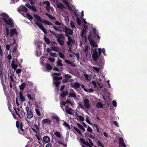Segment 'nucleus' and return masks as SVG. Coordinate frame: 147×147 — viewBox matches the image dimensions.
Returning <instances> with one entry per match:
<instances>
[{
    "label": "nucleus",
    "mask_w": 147,
    "mask_h": 147,
    "mask_svg": "<svg viewBox=\"0 0 147 147\" xmlns=\"http://www.w3.org/2000/svg\"><path fill=\"white\" fill-rule=\"evenodd\" d=\"M17 39V37H16L12 39H11L9 42L11 45L13 46V47H11V48H12V53L13 59H17L18 57L20 55L19 53L17 50L18 46V41Z\"/></svg>",
    "instance_id": "nucleus-1"
},
{
    "label": "nucleus",
    "mask_w": 147,
    "mask_h": 147,
    "mask_svg": "<svg viewBox=\"0 0 147 147\" xmlns=\"http://www.w3.org/2000/svg\"><path fill=\"white\" fill-rule=\"evenodd\" d=\"M0 16L2 17L3 19L6 24L8 25L11 28L14 27L12 20L9 17L7 14L5 13H0Z\"/></svg>",
    "instance_id": "nucleus-2"
},
{
    "label": "nucleus",
    "mask_w": 147,
    "mask_h": 147,
    "mask_svg": "<svg viewBox=\"0 0 147 147\" xmlns=\"http://www.w3.org/2000/svg\"><path fill=\"white\" fill-rule=\"evenodd\" d=\"M49 31L57 38V41L60 45H64L65 37L63 34H57L54 32L53 31H52L50 30H49Z\"/></svg>",
    "instance_id": "nucleus-3"
},
{
    "label": "nucleus",
    "mask_w": 147,
    "mask_h": 147,
    "mask_svg": "<svg viewBox=\"0 0 147 147\" xmlns=\"http://www.w3.org/2000/svg\"><path fill=\"white\" fill-rule=\"evenodd\" d=\"M37 119L36 117H35L34 119L31 122H30L27 118H26V123L28 124L29 125H31L32 126L31 128L32 131L31 132H34L36 134L35 136L37 137V125L36 124Z\"/></svg>",
    "instance_id": "nucleus-4"
},
{
    "label": "nucleus",
    "mask_w": 147,
    "mask_h": 147,
    "mask_svg": "<svg viewBox=\"0 0 147 147\" xmlns=\"http://www.w3.org/2000/svg\"><path fill=\"white\" fill-rule=\"evenodd\" d=\"M27 96L29 99V102H31L33 104L36 106V102L35 95H31L28 94H27Z\"/></svg>",
    "instance_id": "nucleus-5"
},
{
    "label": "nucleus",
    "mask_w": 147,
    "mask_h": 147,
    "mask_svg": "<svg viewBox=\"0 0 147 147\" xmlns=\"http://www.w3.org/2000/svg\"><path fill=\"white\" fill-rule=\"evenodd\" d=\"M16 125L17 128L20 127V129L19 130V133L21 134H25L26 133V131L22 129L23 125L22 123L17 121Z\"/></svg>",
    "instance_id": "nucleus-6"
},
{
    "label": "nucleus",
    "mask_w": 147,
    "mask_h": 147,
    "mask_svg": "<svg viewBox=\"0 0 147 147\" xmlns=\"http://www.w3.org/2000/svg\"><path fill=\"white\" fill-rule=\"evenodd\" d=\"M96 30L95 28L92 29L89 32L88 39V40L92 39L93 36L94 38L96 37V35L97 34Z\"/></svg>",
    "instance_id": "nucleus-7"
},
{
    "label": "nucleus",
    "mask_w": 147,
    "mask_h": 147,
    "mask_svg": "<svg viewBox=\"0 0 147 147\" xmlns=\"http://www.w3.org/2000/svg\"><path fill=\"white\" fill-rule=\"evenodd\" d=\"M25 110L27 112V118L30 119L32 118L33 116V111L31 110H30L29 107L28 106L26 107Z\"/></svg>",
    "instance_id": "nucleus-8"
},
{
    "label": "nucleus",
    "mask_w": 147,
    "mask_h": 147,
    "mask_svg": "<svg viewBox=\"0 0 147 147\" xmlns=\"http://www.w3.org/2000/svg\"><path fill=\"white\" fill-rule=\"evenodd\" d=\"M46 4L47 6L46 7V9L49 12L50 11V9L51 8L50 3L49 1H45L42 2H40L39 3V5L41 6L42 5Z\"/></svg>",
    "instance_id": "nucleus-9"
},
{
    "label": "nucleus",
    "mask_w": 147,
    "mask_h": 147,
    "mask_svg": "<svg viewBox=\"0 0 147 147\" xmlns=\"http://www.w3.org/2000/svg\"><path fill=\"white\" fill-rule=\"evenodd\" d=\"M92 57L94 61H97L99 56L97 51L96 49H95L92 53Z\"/></svg>",
    "instance_id": "nucleus-10"
},
{
    "label": "nucleus",
    "mask_w": 147,
    "mask_h": 147,
    "mask_svg": "<svg viewBox=\"0 0 147 147\" xmlns=\"http://www.w3.org/2000/svg\"><path fill=\"white\" fill-rule=\"evenodd\" d=\"M84 107L87 109H88L91 107V105L90 104L89 100L87 99H85L84 100Z\"/></svg>",
    "instance_id": "nucleus-11"
},
{
    "label": "nucleus",
    "mask_w": 147,
    "mask_h": 147,
    "mask_svg": "<svg viewBox=\"0 0 147 147\" xmlns=\"http://www.w3.org/2000/svg\"><path fill=\"white\" fill-rule=\"evenodd\" d=\"M12 62V63L11 65V66L12 68L14 69V70H15L18 66L17 64L18 62L17 59H13Z\"/></svg>",
    "instance_id": "nucleus-12"
},
{
    "label": "nucleus",
    "mask_w": 147,
    "mask_h": 147,
    "mask_svg": "<svg viewBox=\"0 0 147 147\" xmlns=\"http://www.w3.org/2000/svg\"><path fill=\"white\" fill-rule=\"evenodd\" d=\"M73 30L70 29L69 28H67L65 31V35L66 36L71 35L73 34Z\"/></svg>",
    "instance_id": "nucleus-13"
},
{
    "label": "nucleus",
    "mask_w": 147,
    "mask_h": 147,
    "mask_svg": "<svg viewBox=\"0 0 147 147\" xmlns=\"http://www.w3.org/2000/svg\"><path fill=\"white\" fill-rule=\"evenodd\" d=\"M68 37V41L66 42L67 45L69 46H72L71 44V43H73L74 42V40H73L71 37L69 36H67Z\"/></svg>",
    "instance_id": "nucleus-14"
},
{
    "label": "nucleus",
    "mask_w": 147,
    "mask_h": 147,
    "mask_svg": "<svg viewBox=\"0 0 147 147\" xmlns=\"http://www.w3.org/2000/svg\"><path fill=\"white\" fill-rule=\"evenodd\" d=\"M18 34L17 32L15 29H11L10 30V36H13L15 35L17 36Z\"/></svg>",
    "instance_id": "nucleus-15"
},
{
    "label": "nucleus",
    "mask_w": 147,
    "mask_h": 147,
    "mask_svg": "<svg viewBox=\"0 0 147 147\" xmlns=\"http://www.w3.org/2000/svg\"><path fill=\"white\" fill-rule=\"evenodd\" d=\"M119 147H120L123 146L124 147H125L126 145L124 142V140L123 138L121 137L119 138Z\"/></svg>",
    "instance_id": "nucleus-16"
},
{
    "label": "nucleus",
    "mask_w": 147,
    "mask_h": 147,
    "mask_svg": "<svg viewBox=\"0 0 147 147\" xmlns=\"http://www.w3.org/2000/svg\"><path fill=\"white\" fill-rule=\"evenodd\" d=\"M65 111L67 114L72 115L73 113L71 112V111L73 110V109L69 107L68 105H66L65 107Z\"/></svg>",
    "instance_id": "nucleus-17"
},
{
    "label": "nucleus",
    "mask_w": 147,
    "mask_h": 147,
    "mask_svg": "<svg viewBox=\"0 0 147 147\" xmlns=\"http://www.w3.org/2000/svg\"><path fill=\"white\" fill-rule=\"evenodd\" d=\"M70 85L71 87L74 88L75 89L79 88L81 86L80 84L77 82H75L74 85L73 83L71 84Z\"/></svg>",
    "instance_id": "nucleus-18"
},
{
    "label": "nucleus",
    "mask_w": 147,
    "mask_h": 147,
    "mask_svg": "<svg viewBox=\"0 0 147 147\" xmlns=\"http://www.w3.org/2000/svg\"><path fill=\"white\" fill-rule=\"evenodd\" d=\"M89 41V43L91 46L93 47H98V45L96 44V42L90 39L88 40Z\"/></svg>",
    "instance_id": "nucleus-19"
},
{
    "label": "nucleus",
    "mask_w": 147,
    "mask_h": 147,
    "mask_svg": "<svg viewBox=\"0 0 147 147\" xmlns=\"http://www.w3.org/2000/svg\"><path fill=\"white\" fill-rule=\"evenodd\" d=\"M42 123L43 124H47L50 125L51 124V121L48 119H45L42 120Z\"/></svg>",
    "instance_id": "nucleus-20"
},
{
    "label": "nucleus",
    "mask_w": 147,
    "mask_h": 147,
    "mask_svg": "<svg viewBox=\"0 0 147 147\" xmlns=\"http://www.w3.org/2000/svg\"><path fill=\"white\" fill-rule=\"evenodd\" d=\"M42 139L43 141L45 143H48L50 141V138L47 136H44Z\"/></svg>",
    "instance_id": "nucleus-21"
},
{
    "label": "nucleus",
    "mask_w": 147,
    "mask_h": 147,
    "mask_svg": "<svg viewBox=\"0 0 147 147\" xmlns=\"http://www.w3.org/2000/svg\"><path fill=\"white\" fill-rule=\"evenodd\" d=\"M65 141L62 142H61L60 141L58 140V142L59 144H61L62 145H63L64 146H67V142L68 141V140L67 138H66L65 139Z\"/></svg>",
    "instance_id": "nucleus-22"
},
{
    "label": "nucleus",
    "mask_w": 147,
    "mask_h": 147,
    "mask_svg": "<svg viewBox=\"0 0 147 147\" xmlns=\"http://www.w3.org/2000/svg\"><path fill=\"white\" fill-rule=\"evenodd\" d=\"M53 120H55L56 121V123L58 124H59V121L60 120V118L58 116H54L52 117Z\"/></svg>",
    "instance_id": "nucleus-23"
},
{
    "label": "nucleus",
    "mask_w": 147,
    "mask_h": 147,
    "mask_svg": "<svg viewBox=\"0 0 147 147\" xmlns=\"http://www.w3.org/2000/svg\"><path fill=\"white\" fill-rule=\"evenodd\" d=\"M60 25L61 26H59V29L64 32L67 28L63 24H61Z\"/></svg>",
    "instance_id": "nucleus-24"
},
{
    "label": "nucleus",
    "mask_w": 147,
    "mask_h": 147,
    "mask_svg": "<svg viewBox=\"0 0 147 147\" xmlns=\"http://www.w3.org/2000/svg\"><path fill=\"white\" fill-rule=\"evenodd\" d=\"M23 16L24 17H27L30 20H32L33 19L32 17L29 14L27 13L26 14L24 13H22Z\"/></svg>",
    "instance_id": "nucleus-25"
},
{
    "label": "nucleus",
    "mask_w": 147,
    "mask_h": 147,
    "mask_svg": "<svg viewBox=\"0 0 147 147\" xmlns=\"http://www.w3.org/2000/svg\"><path fill=\"white\" fill-rule=\"evenodd\" d=\"M44 40L45 42L47 45H50L51 44V41H50L49 39L47 38L45 35H44Z\"/></svg>",
    "instance_id": "nucleus-26"
},
{
    "label": "nucleus",
    "mask_w": 147,
    "mask_h": 147,
    "mask_svg": "<svg viewBox=\"0 0 147 147\" xmlns=\"http://www.w3.org/2000/svg\"><path fill=\"white\" fill-rule=\"evenodd\" d=\"M69 94V92L67 90L63 91L62 92L61 94V96L63 98H64L65 96Z\"/></svg>",
    "instance_id": "nucleus-27"
},
{
    "label": "nucleus",
    "mask_w": 147,
    "mask_h": 147,
    "mask_svg": "<svg viewBox=\"0 0 147 147\" xmlns=\"http://www.w3.org/2000/svg\"><path fill=\"white\" fill-rule=\"evenodd\" d=\"M50 49L51 51H53L56 52H58V47L56 46H51L50 47Z\"/></svg>",
    "instance_id": "nucleus-28"
},
{
    "label": "nucleus",
    "mask_w": 147,
    "mask_h": 147,
    "mask_svg": "<svg viewBox=\"0 0 147 147\" xmlns=\"http://www.w3.org/2000/svg\"><path fill=\"white\" fill-rule=\"evenodd\" d=\"M65 61L67 64H71L72 67H74L76 66L75 65L73 64V62L72 61H71L69 60H65Z\"/></svg>",
    "instance_id": "nucleus-29"
},
{
    "label": "nucleus",
    "mask_w": 147,
    "mask_h": 147,
    "mask_svg": "<svg viewBox=\"0 0 147 147\" xmlns=\"http://www.w3.org/2000/svg\"><path fill=\"white\" fill-rule=\"evenodd\" d=\"M80 141L81 142L84 144H85V145L89 146V143L87 141H86L84 140L83 138H81L80 139Z\"/></svg>",
    "instance_id": "nucleus-30"
},
{
    "label": "nucleus",
    "mask_w": 147,
    "mask_h": 147,
    "mask_svg": "<svg viewBox=\"0 0 147 147\" xmlns=\"http://www.w3.org/2000/svg\"><path fill=\"white\" fill-rule=\"evenodd\" d=\"M34 20L33 21H32V22L34 24H35L37 25V15L34 14Z\"/></svg>",
    "instance_id": "nucleus-31"
},
{
    "label": "nucleus",
    "mask_w": 147,
    "mask_h": 147,
    "mask_svg": "<svg viewBox=\"0 0 147 147\" xmlns=\"http://www.w3.org/2000/svg\"><path fill=\"white\" fill-rule=\"evenodd\" d=\"M54 134L58 138H60L61 136V135L60 133L58 131H56L54 133Z\"/></svg>",
    "instance_id": "nucleus-32"
},
{
    "label": "nucleus",
    "mask_w": 147,
    "mask_h": 147,
    "mask_svg": "<svg viewBox=\"0 0 147 147\" xmlns=\"http://www.w3.org/2000/svg\"><path fill=\"white\" fill-rule=\"evenodd\" d=\"M42 22L47 25H53V24L51 22L46 20H43Z\"/></svg>",
    "instance_id": "nucleus-33"
},
{
    "label": "nucleus",
    "mask_w": 147,
    "mask_h": 147,
    "mask_svg": "<svg viewBox=\"0 0 147 147\" xmlns=\"http://www.w3.org/2000/svg\"><path fill=\"white\" fill-rule=\"evenodd\" d=\"M46 68L47 69L51 70L53 69V67L49 64L47 63L46 66Z\"/></svg>",
    "instance_id": "nucleus-34"
},
{
    "label": "nucleus",
    "mask_w": 147,
    "mask_h": 147,
    "mask_svg": "<svg viewBox=\"0 0 147 147\" xmlns=\"http://www.w3.org/2000/svg\"><path fill=\"white\" fill-rule=\"evenodd\" d=\"M57 7L61 9H63L62 8H65L64 5L61 3H60L59 4H57Z\"/></svg>",
    "instance_id": "nucleus-35"
},
{
    "label": "nucleus",
    "mask_w": 147,
    "mask_h": 147,
    "mask_svg": "<svg viewBox=\"0 0 147 147\" xmlns=\"http://www.w3.org/2000/svg\"><path fill=\"white\" fill-rule=\"evenodd\" d=\"M57 65L59 66L62 67L63 66V64L61 62V60L59 59H58V60L57 62Z\"/></svg>",
    "instance_id": "nucleus-36"
},
{
    "label": "nucleus",
    "mask_w": 147,
    "mask_h": 147,
    "mask_svg": "<svg viewBox=\"0 0 147 147\" xmlns=\"http://www.w3.org/2000/svg\"><path fill=\"white\" fill-rule=\"evenodd\" d=\"M26 86V84L24 83H22L20 86H19L20 89L21 90H23Z\"/></svg>",
    "instance_id": "nucleus-37"
},
{
    "label": "nucleus",
    "mask_w": 147,
    "mask_h": 147,
    "mask_svg": "<svg viewBox=\"0 0 147 147\" xmlns=\"http://www.w3.org/2000/svg\"><path fill=\"white\" fill-rule=\"evenodd\" d=\"M14 110L15 111L16 114L18 115V116L19 117H21L20 116V114H19V113L20 112V109L18 108H17L16 109H15Z\"/></svg>",
    "instance_id": "nucleus-38"
},
{
    "label": "nucleus",
    "mask_w": 147,
    "mask_h": 147,
    "mask_svg": "<svg viewBox=\"0 0 147 147\" xmlns=\"http://www.w3.org/2000/svg\"><path fill=\"white\" fill-rule=\"evenodd\" d=\"M77 125L78 127L81 129L82 131H85V130L83 127L80 124H79L78 123H77Z\"/></svg>",
    "instance_id": "nucleus-39"
},
{
    "label": "nucleus",
    "mask_w": 147,
    "mask_h": 147,
    "mask_svg": "<svg viewBox=\"0 0 147 147\" xmlns=\"http://www.w3.org/2000/svg\"><path fill=\"white\" fill-rule=\"evenodd\" d=\"M96 106L98 108H102L103 107L102 103L100 102L97 103Z\"/></svg>",
    "instance_id": "nucleus-40"
},
{
    "label": "nucleus",
    "mask_w": 147,
    "mask_h": 147,
    "mask_svg": "<svg viewBox=\"0 0 147 147\" xmlns=\"http://www.w3.org/2000/svg\"><path fill=\"white\" fill-rule=\"evenodd\" d=\"M84 90L86 92H88L89 93H91L94 91V90L92 88H90L88 90L86 89H84Z\"/></svg>",
    "instance_id": "nucleus-41"
},
{
    "label": "nucleus",
    "mask_w": 147,
    "mask_h": 147,
    "mask_svg": "<svg viewBox=\"0 0 147 147\" xmlns=\"http://www.w3.org/2000/svg\"><path fill=\"white\" fill-rule=\"evenodd\" d=\"M86 32L87 30H84V29H83L81 33V36L82 37H84V35H86Z\"/></svg>",
    "instance_id": "nucleus-42"
},
{
    "label": "nucleus",
    "mask_w": 147,
    "mask_h": 147,
    "mask_svg": "<svg viewBox=\"0 0 147 147\" xmlns=\"http://www.w3.org/2000/svg\"><path fill=\"white\" fill-rule=\"evenodd\" d=\"M37 26H38L39 28L41 30H42V29L44 28V27H43L42 24L40 23H37Z\"/></svg>",
    "instance_id": "nucleus-43"
},
{
    "label": "nucleus",
    "mask_w": 147,
    "mask_h": 147,
    "mask_svg": "<svg viewBox=\"0 0 147 147\" xmlns=\"http://www.w3.org/2000/svg\"><path fill=\"white\" fill-rule=\"evenodd\" d=\"M63 125L67 127L69 129H70V125L65 121L63 122Z\"/></svg>",
    "instance_id": "nucleus-44"
},
{
    "label": "nucleus",
    "mask_w": 147,
    "mask_h": 147,
    "mask_svg": "<svg viewBox=\"0 0 147 147\" xmlns=\"http://www.w3.org/2000/svg\"><path fill=\"white\" fill-rule=\"evenodd\" d=\"M74 129L80 135H81V132L77 128H76L75 127H74Z\"/></svg>",
    "instance_id": "nucleus-45"
},
{
    "label": "nucleus",
    "mask_w": 147,
    "mask_h": 147,
    "mask_svg": "<svg viewBox=\"0 0 147 147\" xmlns=\"http://www.w3.org/2000/svg\"><path fill=\"white\" fill-rule=\"evenodd\" d=\"M90 49V46L89 45H86L85 47L84 51L85 53H86L88 52V50Z\"/></svg>",
    "instance_id": "nucleus-46"
},
{
    "label": "nucleus",
    "mask_w": 147,
    "mask_h": 147,
    "mask_svg": "<svg viewBox=\"0 0 147 147\" xmlns=\"http://www.w3.org/2000/svg\"><path fill=\"white\" fill-rule=\"evenodd\" d=\"M92 68L97 73L99 72L100 70L99 68L96 67L94 66Z\"/></svg>",
    "instance_id": "nucleus-47"
},
{
    "label": "nucleus",
    "mask_w": 147,
    "mask_h": 147,
    "mask_svg": "<svg viewBox=\"0 0 147 147\" xmlns=\"http://www.w3.org/2000/svg\"><path fill=\"white\" fill-rule=\"evenodd\" d=\"M71 77H72L71 76V75H70V74H65V78L70 79V78H71Z\"/></svg>",
    "instance_id": "nucleus-48"
},
{
    "label": "nucleus",
    "mask_w": 147,
    "mask_h": 147,
    "mask_svg": "<svg viewBox=\"0 0 147 147\" xmlns=\"http://www.w3.org/2000/svg\"><path fill=\"white\" fill-rule=\"evenodd\" d=\"M22 11L25 13L27 12L28 11V9L25 6L22 7Z\"/></svg>",
    "instance_id": "nucleus-49"
},
{
    "label": "nucleus",
    "mask_w": 147,
    "mask_h": 147,
    "mask_svg": "<svg viewBox=\"0 0 147 147\" xmlns=\"http://www.w3.org/2000/svg\"><path fill=\"white\" fill-rule=\"evenodd\" d=\"M20 98L21 101L22 102L24 101L25 100V98L22 94H20Z\"/></svg>",
    "instance_id": "nucleus-50"
},
{
    "label": "nucleus",
    "mask_w": 147,
    "mask_h": 147,
    "mask_svg": "<svg viewBox=\"0 0 147 147\" xmlns=\"http://www.w3.org/2000/svg\"><path fill=\"white\" fill-rule=\"evenodd\" d=\"M70 25L72 28H75L76 27L75 26L74 22L72 21H70Z\"/></svg>",
    "instance_id": "nucleus-51"
},
{
    "label": "nucleus",
    "mask_w": 147,
    "mask_h": 147,
    "mask_svg": "<svg viewBox=\"0 0 147 147\" xmlns=\"http://www.w3.org/2000/svg\"><path fill=\"white\" fill-rule=\"evenodd\" d=\"M54 79L56 81L60 80H62V77H54Z\"/></svg>",
    "instance_id": "nucleus-52"
},
{
    "label": "nucleus",
    "mask_w": 147,
    "mask_h": 147,
    "mask_svg": "<svg viewBox=\"0 0 147 147\" xmlns=\"http://www.w3.org/2000/svg\"><path fill=\"white\" fill-rule=\"evenodd\" d=\"M50 55L52 57H56L57 56V54L55 53H50Z\"/></svg>",
    "instance_id": "nucleus-53"
},
{
    "label": "nucleus",
    "mask_w": 147,
    "mask_h": 147,
    "mask_svg": "<svg viewBox=\"0 0 147 147\" xmlns=\"http://www.w3.org/2000/svg\"><path fill=\"white\" fill-rule=\"evenodd\" d=\"M51 46H55V45H57V44L55 41H51Z\"/></svg>",
    "instance_id": "nucleus-54"
},
{
    "label": "nucleus",
    "mask_w": 147,
    "mask_h": 147,
    "mask_svg": "<svg viewBox=\"0 0 147 147\" xmlns=\"http://www.w3.org/2000/svg\"><path fill=\"white\" fill-rule=\"evenodd\" d=\"M59 55L60 57L62 58H64L65 57V56L64 54L61 52H60L59 53Z\"/></svg>",
    "instance_id": "nucleus-55"
},
{
    "label": "nucleus",
    "mask_w": 147,
    "mask_h": 147,
    "mask_svg": "<svg viewBox=\"0 0 147 147\" xmlns=\"http://www.w3.org/2000/svg\"><path fill=\"white\" fill-rule=\"evenodd\" d=\"M69 96L72 97H76V94L70 92L69 94Z\"/></svg>",
    "instance_id": "nucleus-56"
},
{
    "label": "nucleus",
    "mask_w": 147,
    "mask_h": 147,
    "mask_svg": "<svg viewBox=\"0 0 147 147\" xmlns=\"http://www.w3.org/2000/svg\"><path fill=\"white\" fill-rule=\"evenodd\" d=\"M77 24L79 25H80L81 24V22L79 18L77 17L76 18Z\"/></svg>",
    "instance_id": "nucleus-57"
},
{
    "label": "nucleus",
    "mask_w": 147,
    "mask_h": 147,
    "mask_svg": "<svg viewBox=\"0 0 147 147\" xmlns=\"http://www.w3.org/2000/svg\"><path fill=\"white\" fill-rule=\"evenodd\" d=\"M98 54L99 56V57L101 55L102 53V49L101 48H99L98 49Z\"/></svg>",
    "instance_id": "nucleus-58"
},
{
    "label": "nucleus",
    "mask_w": 147,
    "mask_h": 147,
    "mask_svg": "<svg viewBox=\"0 0 147 147\" xmlns=\"http://www.w3.org/2000/svg\"><path fill=\"white\" fill-rule=\"evenodd\" d=\"M53 28L56 30L58 31H62V30H61L60 29H59V27L58 28H57L56 26H54L53 25Z\"/></svg>",
    "instance_id": "nucleus-59"
},
{
    "label": "nucleus",
    "mask_w": 147,
    "mask_h": 147,
    "mask_svg": "<svg viewBox=\"0 0 147 147\" xmlns=\"http://www.w3.org/2000/svg\"><path fill=\"white\" fill-rule=\"evenodd\" d=\"M78 105L79 107H80L82 109L84 110V107L83 105L80 102H79L78 103Z\"/></svg>",
    "instance_id": "nucleus-60"
},
{
    "label": "nucleus",
    "mask_w": 147,
    "mask_h": 147,
    "mask_svg": "<svg viewBox=\"0 0 147 147\" xmlns=\"http://www.w3.org/2000/svg\"><path fill=\"white\" fill-rule=\"evenodd\" d=\"M97 143L98 146H101L102 147H104L103 145L99 140L97 141Z\"/></svg>",
    "instance_id": "nucleus-61"
},
{
    "label": "nucleus",
    "mask_w": 147,
    "mask_h": 147,
    "mask_svg": "<svg viewBox=\"0 0 147 147\" xmlns=\"http://www.w3.org/2000/svg\"><path fill=\"white\" fill-rule=\"evenodd\" d=\"M112 104L113 106L116 107L117 106V102L114 100H113L112 101Z\"/></svg>",
    "instance_id": "nucleus-62"
},
{
    "label": "nucleus",
    "mask_w": 147,
    "mask_h": 147,
    "mask_svg": "<svg viewBox=\"0 0 147 147\" xmlns=\"http://www.w3.org/2000/svg\"><path fill=\"white\" fill-rule=\"evenodd\" d=\"M79 119L82 121H83L84 120V118L82 116H80L79 117Z\"/></svg>",
    "instance_id": "nucleus-63"
},
{
    "label": "nucleus",
    "mask_w": 147,
    "mask_h": 147,
    "mask_svg": "<svg viewBox=\"0 0 147 147\" xmlns=\"http://www.w3.org/2000/svg\"><path fill=\"white\" fill-rule=\"evenodd\" d=\"M45 147H52V144L50 143H48L45 146Z\"/></svg>",
    "instance_id": "nucleus-64"
}]
</instances>
